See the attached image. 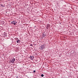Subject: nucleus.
<instances>
[{
  "label": "nucleus",
  "instance_id": "f8f14e48",
  "mask_svg": "<svg viewBox=\"0 0 78 78\" xmlns=\"http://www.w3.org/2000/svg\"><path fill=\"white\" fill-rule=\"evenodd\" d=\"M28 5V4H25V6H27Z\"/></svg>",
  "mask_w": 78,
  "mask_h": 78
},
{
  "label": "nucleus",
  "instance_id": "f257e3e1",
  "mask_svg": "<svg viewBox=\"0 0 78 78\" xmlns=\"http://www.w3.org/2000/svg\"><path fill=\"white\" fill-rule=\"evenodd\" d=\"M15 58H12L10 60L9 62L11 63H13L15 61Z\"/></svg>",
  "mask_w": 78,
  "mask_h": 78
},
{
  "label": "nucleus",
  "instance_id": "4468645a",
  "mask_svg": "<svg viewBox=\"0 0 78 78\" xmlns=\"http://www.w3.org/2000/svg\"><path fill=\"white\" fill-rule=\"evenodd\" d=\"M30 46L33 47V45H32V44H30Z\"/></svg>",
  "mask_w": 78,
  "mask_h": 78
},
{
  "label": "nucleus",
  "instance_id": "39448f33",
  "mask_svg": "<svg viewBox=\"0 0 78 78\" xmlns=\"http://www.w3.org/2000/svg\"><path fill=\"white\" fill-rule=\"evenodd\" d=\"M45 36H46V34L45 33H43L42 35V37H45Z\"/></svg>",
  "mask_w": 78,
  "mask_h": 78
},
{
  "label": "nucleus",
  "instance_id": "f3484780",
  "mask_svg": "<svg viewBox=\"0 0 78 78\" xmlns=\"http://www.w3.org/2000/svg\"><path fill=\"white\" fill-rule=\"evenodd\" d=\"M16 78H18V76H16Z\"/></svg>",
  "mask_w": 78,
  "mask_h": 78
},
{
  "label": "nucleus",
  "instance_id": "7ed1b4c3",
  "mask_svg": "<svg viewBox=\"0 0 78 78\" xmlns=\"http://www.w3.org/2000/svg\"><path fill=\"white\" fill-rule=\"evenodd\" d=\"M45 44H43L41 45V50H43V48H44L45 47Z\"/></svg>",
  "mask_w": 78,
  "mask_h": 78
},
{
  "label": "nucleus",
  "instance_id": "2eb2a0df",
  "mask_svg": "<svg viewBox=\"0 0 78 78\" xmlns=\"http://www.w3.org/2000/svg\"><path fill=\"white\" fill-rule=\"evenodd\" d=\"M34 73H35L36 72V71L35 70H34L33 71Z\"/></svg>",
  "mask_w": 78,
  "mask_h": 78
},
{
  "label": "nucleus",
  "instance_id": "dca6fc26",
  "mask_svg": "<svg viewBox=\"0 0 78 78\" xmlns=\"http://www.w3.org/2000/svg\"><path fill=\"white\" fill-rule=\"evenodd\" d=\"M1 6H2V7H4V6L3 5H1Z\"/></svg>",
  "mask_w": 78,
  "mask_h": 78
},
{
  "label": "nucleus",
  "instance_id": "f03ea898",
  "mask_svg": "<svg viewBox=\"0 0 78 78\" xmlns=\"http://www.w3.org/2000/svg\"><path fill=\"white\" fill-rule=\"evenodd\" d=\"M29 58H30V60H33L34 59V57L33 56H30Z\"/></svg>",
  "mask_w": 78,
  "mask_h": 78
},
{
  "label": "nucleus",
  "instance_id": "20e7f679",
  "mask_svg": "<svg viewBox=\"0 0 78 78\" xmlns=\"http://www.w3.org/2000/svg\"><path fill=\"white\" fill-rule=\"evenodd\" d=\"M50 24H48L47 25V26L46 27V28L47 29V30H48L49 28H50Z\"/></svg>",
  "mask_w": 78,
  "mask_h": 78
},
{
  "label": "nucleus",
  "instance_id": "6e6552de",
  "mask_svg": "<svg viewBox=\"0 0 78 78\" xmlns=\"http://www.w3.org/2000/svg\"><path fill=\"white\" fill-rule=\"evenodd\" d=\"M17 22H16V23H11V24H12L14 25H16V23H17Z\"/></svg>",
  "mask_w": 78,
  "mask_h": 78
},
{
  "label": "nucleus",
  "instance_id": "9b49d317",
  "mask_svg": "<svg viewBox=\"0 0 78 78\" xmlns=\"http://www.w3.org/2000/svg\"><path fill=\"white\" fill-rule=\"evenodd\" d=\"M44 74H42L41 76L42 77H44Z\"/></svg>",
  "mask_w": 78,
  "mask_h": 78
},
{
  "label": "nucleus",
  "instance_id": "ddd939ff",
  "mask_svg": "<svg viewBox=\"0 0 78 78\" xmlns=\"http://www.w3.org/2000/svg\"><path fill=\"white\" fill-rule=\"evenodd\" d=\"M2 23H3V24H4V23H5V22H4V21H2Z\"/></svg>",
  "mask_w": 78,
  "mask_h": 78
},
{
  "label": "nucleus",
  "instance_id": "a211bd4d",
  "mask_svg": "<svg viewBox=\"0 0 78 78\" xmlns=\"http://www.w3.org/2000/svg\"><path fill=\"white\" fill-rule=\"evenodd\" d=\"M77 78H78V76L77 77Z\"/></svg>",
  "mask_w": 78,
  "mask_h": 78
},
{
  "label": "nucleus",
  "instance_id": "0eeeda50",
  "mask_svg": "<svg viewBox=\"0 0 78 78\" xmlns=\"http://www.w3.org/2000/svg\"><path fill=\"white\" fill-rule=\"evenodd\" d=\"M16 42L18 44H20V41L18 39L17 41H16Z\"/></svg>",
  "mask_w": 78,
  "mask_h": 78
},
{
  "label": "nucleus",
  "instance_id": "9d476101",
  "mask_svg": "<svg viewBox=\"0 0 78 78\" xmlns=\"http://www.w3.org/2000/svg\"><path fill=\"white\" fill-rule=\"evenodd\" d=\"M16 22H15V21H12L11 23H16Z\"/></svg>",
  "mask_w": 78,
  "mask_h": 78
},
{
  "label": "nucleus",
  "instance_id": "1a4fd4ad",
  "mask_svg": "<svg viewBox=\"0 0 78 78\" xmlns=\"http://www.w3.org/2000/svg\"><path fill=\"white\" fill-rule=\"evenodd\" d=\"M14 39L15 40V41H17V40L19 39V38H15Z\"/></svg>",
  "mask_w": 78,
  "mask_h": 78
},
{
  "label": "nucleus",
  "instance_id": "423d86ee",
  "mask_svg": "<svg viewBox=\"0 0 78 78\" xmlns=\"http://www.w3.org/2000/svg\"><path fill=\"white\" fill-rule=\"evenodd\" d=\"M4 37H7V33L6 32H4Z\"/></svg>",
  "mask_w": 78,
  "mask_h": 78
}]
</instances>
